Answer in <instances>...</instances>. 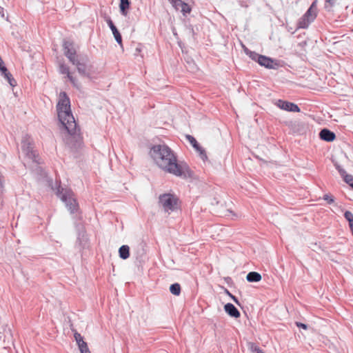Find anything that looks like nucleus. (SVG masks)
Returning <instances> with one entry per match:
<instances>
[{
	"mask_svg": "<svg viewBox=\"0 0 353 353\" xmlns=\"http://www.w3.org/2000/svg\"><path fill=\"white\" fill-rule=\"evenodd\" d=\"M57 112L59 121L71 139L81 143L82 136L70 109V101L65 92H60L57 104Z\"/></svg>",
	"mask_w": 353,
	"mask_h": 353,
	"instance_id": "f257e3e1",
	"label": "nucleus"
},
{
	"mask_svg": "<svg viewBox=\"0 0 353 353\" xmlns=\"http://www.w3.org/2000/svg\"><path fill=\"white\" fill-rule=\"evenodd\" d=\"M154 161L162 170L177 176H185L188 168L185 163H178L176 156H154Z\"/></svg>",
	"mask_w": 353,
	"mask_h": 353,
	"instance_id": "f03ea898",
	"label": "nucleus"
},
{
	"mask_svg": "<svg viewBox=\"0 0 353 353\" xmlns=\"http://www.w3.org/2000/svg\"><path fill=\"white\" fill-rule=\"evenodd\" d=\"M56 189L57 195L65 203L70 212L71 214L78 212L79 207L73 192L70 189L61 188L59 185Z\"/></svg>",
	"mask_w": 353,
	"mask_h": 353,
	"instance_id": "7ed1b4c3",
	"label": "nucleus"
},
{
	"mask_svg": "<svg viewBox=\"0 0 353 353\" xmlns=\"http://www.w3.org/2000/svg\"><path fill=\"white\" fill-rule=\"evenodd\" d=\"M317 16L316 0L314 1L305 14L299 19L298 23L299 28H307L309 24L312 22Z\"/></svg>",
	"mask_w": 353,
	"mask_h": 353,
	"instance_id": "20e7f679",
	"label": "nucleus"
},
{
	"mask_svg": "<svg viewBox=\"0 0 353 353\" xmlns=\"http://www.w3.org/2000/svg\"><path fill=\"white\" fill-rule=\"evenodd\" d=\"M159 203L166 212H172L176 208L177 198L171 194H163L159 196Z\"/></svg>",
	"mask_w": 353,
	"mask_h": 353,
	"instance_id": "39448f33",
	"label": "nucleus"
},
{
	"mask_svg": "<svg viewBox=\"0 0 353 353\" xmlns=\"http://www.w3.org/2000/svg\"><path fill=\"white\" fill-rule=\"evenodd\" d=\"M27 157H28V161L26 163H30L29 165L30 169L33 172L37 173V174L40 175L41 177H46V173L43 170L42 167L39 165V164H40L39 159V156L33 155V156H27Z\"/></svg>",
	"mask_w": 353,
	"mask_h": 353,
	"instance_id": "423d86ee",
	"label": "nucleus"
},
{
	"mask_svg": "<svg viewBox=\"0 0 353 353\" xmlns=\"http://www.w3.org/2000/svg\"><path fill=\"white\" fill-rule=\"evenodd\" d=\"M64 54L74 64L77 63L79 60L77 51L73 46V43L70 41H65L63 43Z\"/></svg>",
	"mask_w": 353,
	"mask_h": 353,
	"instance_id": "0eeeda50",
	"label": "nucleus"
},
{
	"mask_svg": "<svg viewBox=\"0 0 353 353\" xmlns=\"http://www.w3.org/2000/svg\"><path fill=\"white\" fill-rule=\"evenodd\" d=\"M276 105L279 108H281L283 110H285V111L294 112H300V108H299V106L296 104L292 103V102L279 99L276 102Z\"/></svg>",
	"mask_w": 353,
	"mask_h": 353,
	"instance_id": "6e6552de",
	"label": "nucleus"
},
{
	"mask_svg": "<svg viewBox=\"0 0 353 353\" xmlns=\"http://www.w3.org/2000/svg\"><path fill=\"white\" fill-rule=\"evenodd\" d=\"M59 71L61 74H66L68 79L70 80L71 83L74 87H76L77 88H79L80 87V83L77 81V79L76 78V77L73 76L72 73H71L70 72V69L67 65H65L64 64L61 65L59 67Z\"/></svg>",
	"mask_w": 353,
	"mask_h": 353,
	"instance_id": "1a4fd4ad",
	"label": "nucleus"
},
{
	"mask_svg": "<svg viewBox=\"0 0 353 353\" xmlns=\"http://www.w3.org/2000/svg\"><path fill=\"white\" fill-rule=\"evenodd\" d=\"M336 169L339 172L340 175L343 177L344 181L349 184L352 188H353V176L351 174H348L346 173L345 170L343 169L339 163L335 161L334 159H332Z\"/></svg>",
	"mask_w": 353,
	"mask_h": 353,
	"instance_id": "9d476101",
	"label": "nucleus"
},
{
	"mask_svg": "<svg viewBox=\"0 0 353 353\" xmlns=\"http://www.w3.org/2000/svg\"><path fill=\"white\" fill-rule=\"evenodd\" d=\"M172 6L178 10H180L183 14L189 13L191 9L188 4L182 1L181 0H170Z\"/></svg>",
	"mask_w": 353,
	"mask_h": 353,
	"instance_id": "9b49d317",
	"label": "nucleus"
},
{
	"mask_svg": "<svg viewBox=\"0 0 353 353\" xmlns=\"http://www.w3.org/2000/svg\"><path fill=\"white\" fill-rule=\"evenodd\" d=\"M258 63L261 65L270 69L275 68L276 66H278V64L275 63L274 60L263 55H261V57H259Z\"/></svg>",
	"mask_w": 353,
	"mask_h": 353,
	"instance_id": "f8f14e48",
	"label": "nucleus"
},
{
	"mask_svg": "<svg viewBox=\"0 0 353 353\" xmlns=\"http://www.w3.org/2000/svg\"><path fill=\"white\" fill-rule=\"evenodd\" d=\"M153 153L157 154H170L171 150L165 144L154 145L152 148Z\"/></svg>",
	"mask_w": 353,
	"mask_h": 353,
	"instance_id": "ddd939ff",
	"label": "nucleus"
},
{
	"mask_svg": "<svg viewBox=\"0 0 353 353\" xmlns=\"http://www.w3.org/2000/svg\"><path fill=\"white\" fill-rule=\"evenodd\" d=\"M225 311L232 317L238 318L240 316V312L236 307L232 303H227L224 306Z\"/></svg>",
	"mask_w": 353,
	"mask_h": 353,
	"instance_id": "4468645a",
	"label": "nucleus"
},
{
	"mask_svg": "<svg viewBox=\"0 0 353 353\" xmlns=\"http://www.w3.org/2000/svg\"><path fill=\"white\" fill-rule=\"evenodd\" d=\"M319 137L322 140L326 141H332L335 139V134L327 129L322 130L319 133Z\"/></svg>",
	"mask_w": 353,
	"mask_h": 353,
	"instance_id": "2eb2a0df",
	"label": "nucleus"
},
{
	"mask_svg": "<svg viewBox=\"0 0 353 353\" xmlns=\"http://www.w3.org/2000/svg\"><path fill=\"white\" fill-rule=\"evenodd\" d=\"M186 139L195 149L196 152H199L200 154H203L205 152L204 150L202 149V148L199 145L196 140L192 136L189 134L186 135Z\"/></svg>",
	"mask_w": 353,
	"mask_h": 353,
	"instance_id": "dca6fc26",
	"label": "nucleus"
},
{
	"mask_svg": "<svg viewBox=\"0 0 353 353\" xmlns=\"http://www.w3.org/2000/svg\"><path fill=\"white\" fill-rule=\"evenodd\" d=\"M4 331L6 332V335L4 336L3 339V347L6 348L10 344H13L12 334L10 328L6 330V327H5Z\"/></svg>",
	"mask_w": 353,
	"mask_h": 353,
	"instance_id": "f3484780",
	"label": "nucleus"
},
{
	"mask_svg": "<svg viewBox=\"0 0 353 353\" xmlns=\"http://www.w3.org/2000/svg\"><path fill=\"white\" fill-rule=\"evenodd\" d=\"M1 71L4 77L8 80L9 84L12 87H14L17 85V82L12 77V74L8 72L6 68H1Z\"/></svg>",
	"mask_w": 353,
	"mask_h": 353,
	"instance_id": "a211bd4d",
	"label": "nucleus"
},
{
	"mask_svg": "<svg viewBox=\"0 0 353 353\" xmlns=\"http://www.w3.org/2000/svg\"><path fill=\"white\" fill-rule=\"evenodd\" d=\"M120 258L127 259L130 256V248L128 245H123L119 250Z\"/></svg>",
	"mask_w": 353,
	"mask_h": 353,
	"instance_id": "6ab92c4d",
	"label": "nucleus"
},
{
	"mask_svg": "<svg viewBox=\"0 0 353 353\" xmlns=\"http://www.w3.org/2000/svg\"><path fill=\"white\" fill-rule=\"evenodd\" d=\"M246 279L249 282H259L261 280V275L256 272H250L247 274Z\"/></svg>",
	"mask_w": 353,
	"mask_h": 353,
	"instance_id": "aec40b11",
	"label": "nucleus"
},
{
	"mask_svg": "<svg viewBox=\"0 0 353 353\" xmlns=\"http://www.w3.org/2000/svg\"><path fill=\"white\" fill-rule=\"evenodd\" d=\"M248 348L252 353H265L257 345L254 343H248Z\"/></svg>",
	"mask_w": 353,
	"mask_h": 353,
	"instance_id": "412c9836",
	"label": "nucleus"
},
{
	"mask_svg": "<svg viewBox=\"0 0 353 353\" xmlns=\"http://www.w3.org/2000/svg\"><path fill=\"white\" fill-rule=\"evenodd\" d=\"M129 6H130V2L128 0H121L120 10H121V13L123 15L127 14L126 10L129 8Z\"/></svg>",
	"mask_w": 353,
	"mask_h": 353,
	"instance_id": "4be33fe9",
	"label": "nucleus"
},
{
	"mask_svg": "<svg viewBox=\"0 0 353 353\" xmlns=\"http://www.w3.org/2000/svg\"><path fill=\"white\" fill-rule=\"evenodd\" d=\"M22 148H27V150H24V152L27 153L28 154L29 153L33 152V144L31 143L28 140H24L22 142Z\"/></svg>",
	"mask_w": 353,
	"mask_h": 353,
	"instance_id": "5701e85b",
	"label": "nucleus"
},
{
	"mask_svg": "<svg viewBox=\"0 0 353 353\" xmlns=\"http://www.w3.org/2000/svg\"><path fill=\"white\" fill-rule=\"evenodd\" d=\"M170 292L174 295H179L181 293V286L179 283L172 284L170 287Z\"/></svg>",
	"mask_w": 353,
	"mask_h": 353,
	"instance_id": "b1692460",
	"label": "nucleus"
},
{
	"mask_svg": "<svg viewBox=\"0 0 353 353\" xmlns=\"http://www.w3.org/2000/svg\"><path fill=\"white\" fill-rule=\"evenodd\" d=\"M245 52L252 60L259 62V57H261V55L254 52H252L248 49H245Z\"/></svg>",
	"mask_w": 353,
	"mask_h": 353,
	"instance_id": "393cba45",
	"label": "nucleus"
},
{
	"mask_svg": "<svg viewBox=\"0 0 353 353\" xmlns=\"http://www.w3.org/2000/svg\"><path fill=\"white\" fill-rule=\"evenodd\" d=\"M78 347L81 353H91L86 342H81V343L79 345Z\"/></svg>",
	"mask_w": 353,
	"mask_h": 353,
	"instance_id": "a878e982",
	"label": "nucleus"
},
{
	"mask_svg": "<svg viewBox=\"0 0 353 353\" xmlns=\"http://www.w3.org/2000/svg\"><path fill=\"white\" fill-rule=\"evenodd\" d=\"M73 65H76L79 73L83 74H85V65L84 63H82L78 61L77 63H74Z\"/></svg>",
	"mask_w": 353,
	"mask_h": 353,
	"instance_id": "bb28decb",
	"label": "nucleus"
},
{
	"mask_svg": "<svg viewBox=\"0 0 353 353\" xmlns=\"http://www.w3.org/2000/svg\"><path fill=\"white\" fill-rule=\"evenodd\" d=\"M112 34H113V35L114 37V39L117 41V42L119 44H121L122 43L121 35L119 33V32L118 31L117 28H115V29L112 30Z\"/></svg>",
	"mask_w": 353,
	"mask_h": 353,
	"instance_id": "cd10ccee",
	"label": "nucleus"
},
{
	"mask_svg": "<svg viewBox=\"0 0 353 353\" xmlns=\"http://www.w3.org/2000/svg\"><path fill=\"white\" fill-rule=\"evenodd\" d=\"M344 216L345 219L349 222V225H352L353 223V214L350 211H346L344 213Z\"/></svg>",
	"mask_w": 353,
	"mask_h": 353,
	"instance_id": "c85d7f7f",
	"label": "nucleus"
},
{
	"mask_svg": "<svg viewBox=\"0 0 353 353\" xmlns=\"http://www.w3.org/2000/svg\"><path fill=\"white\" fill-rule=\"evenodd\" d=\"M74 337L78 345H80L81 342H85L81 335L77 332L74 334Z\"/></svg>",
	"mask_w": 353,
	"mask_h": 353,
	"instance_id": "c756f323",
	"label": "nucleus"
},
{
	"mask_svg": "<svg viewBox=\"0 0 353 353\" xmlns=\"http://www.w3.org/2000/svg\"><path fill=\"white\" fill-rule=\"evenodd\" d=\"M323 199L330 204L334 203V197L329 194H325L323 196Z\"/></svg>",
	"mask_w": 353,
	"mask_h": 353,
	"instance_id": "7c9ffc66",
	"label": "nucleus"
},
{
	"mask_svg": "<svg viewBox=\"0 0 353 353\" xmlns=\"http://www.w3.org/2000/svg\"><path fill=\"white\" fill-rule=\"evenodd\" d=\"M107 23H108L110 28L111 29V30L117 28L116 26L114 25L113 22L112 21V20L110 19H108L107 20Z\"/></svg>",
	"mask_w": 353,
	"mask_h": 353,
	"instance_id": "2f4dec72",
	"label": "nucleus"
},
{
	"mask_svg": "<svg viewBox=\"0 0 353 353\" xmlns=\"http://www.w3.org/2000/svg\"><path fill=\"white\" fill-rule=\"evenodd\" d=\"M226 292L236 303L239 304V301L236 296L230 293L228 290H226Z\"/></svg>",
	"mask_w": 353,
	"mask_h": 353,
	"instance_id": "473e14b6",
	"label": "nucleus"
},
{
	"mask_svg": "<svg viewBox=\"0 0 353 353\" xmlns=\"http://www.w3.org/2000/svg\"><path fill=\"white\" fill-rule=\"evenodd\" d=\"M296 324L297 327H302L305 330H306L307 328V325L304 323L296 322Z\"/></svg>",
	"mask_w": 353,
	"mask_h": 353,
	"instance_id": "72a5a7b5",
	"label": "nucleus"
},
{
	"mask_svg": "<svg viewBox=\"0 0 353 353\" xmlns=\"http://www.w3.org/2000/svg\"><path fill=\"white\" fill-rule=\"evenodd\" d=\"M326 3H329L330 6L334 4L335 0H325Z\"/></svg>",
	"mask_w": 353,
	"mask_h": 353,
	"instance_id": "f704fd0d",
	"label": "nucleus"
},
{
	"mask_svg": "<svg viewBox=\"0 0 353 353\" xmlns=\"http://www.w3.org/2000/svg\"><path fill=\"white\" fill-rule=\"evenodd\" d=\"M0 14H1L2 16H3V8H1V6H0Z\"/></svg>",
	"mask_w": 353,
	"mask_h": 353,
	"instance_id": "c9c22d12",
	"label": "nucleus"
},
{
	"mask_svg": "<svg viewBox=\"0 0 353 353\" xmlns=\"http://www.w3.org/2000/svg\"><path fill=\"white\" fill-rule=\"evenodd\" d=\"M350 225V228L351 232H352V235H353V223H352V225Z\"/></svg>",
	"mask_w": 353,
	"mask_h": 353,
	"instance_id": "e433bc0d",
	"label": "nucleus"
},
{
	"mask_svg": "<svg viewBox=\"0 0 353 353\" xmlns=\"http://www.w3.org/2000/svg\"><path fill=\"white\" fill-rule=\"evenodd\" d=\"M203 161L207 160V159H208V156L207 155H205V156H203Z\"/></svg>",
	"mask_w": 353,
	"mask_h": 353,
	"instance_id": "4c0bfd02",
	"label": "nucleus"
},
{
	"mask_svg": "<svg viewBox=\"0 0 353 353\" xmlns=\"http://www.w3.org/2000/svg\"><path fill=\"white\" fill-rule=\"evenodd\" d=\"M255 157H256V159H259V160H261V159H259V156H255Z\"/></svg>",
	"mask_w": 353,
	"mask_h": 353,
	"instance_id": "58836bf2",
	"label": "nucleus"
},
{
	"mask_svg": "<svg viewBox=\"0 0 353 353\" xmlns=\"http://www.w3.org/2000/svg\"><path fill=\"white\" fill-rule=\"evenodd\" d=\"M1 338H2V334H1V333L0 332V339H1Z\"/></svg>",
	"mask_w": 353,
	"mask_h": 353,
	"instance_id": "ea45409f",
	"label": "nucleus"
}]
</instances>
